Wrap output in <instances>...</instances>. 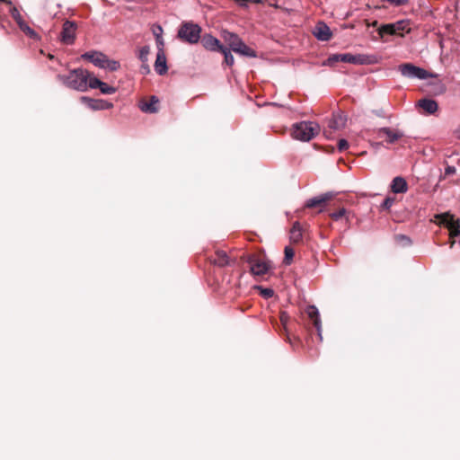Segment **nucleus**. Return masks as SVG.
I'll return each instance as SVG.
<instances>
[{"label": "nucleus", "instance_id": "1", "mask_svg": "<svg viewBox=\"0 0 460 460\" xmlns=\"http://www.w3.org/2000/svg\"><path fill=\"white\" fill-rule=\"evenodd\" d=\"M93 74L83 68L71 70L68 75H58V79L66 86L79 91L86 92L90 88L91 79Z\"/></svg>", "mask_w": 460, "mask_h": 460}, {"label": "nucleus", "instance_id": "2", "mask_svg": "<svg viewBox=\"0 0 460 460\" xmlns=\"http://www.w3.org/2000/svg\"><path fill=\"white\" fill-rule=\"evenodd\" d=\"M321 128L314 121H300L292 125L291 136L300 141H310L319 134Z\"/></svg>", "mask_w": 460, "mask_h": 460}, {"label": "nucleus", "instance_id": "3", "mask_svg": "<svg viewBox=\"0 0 460 460\" xmlns=\"http://www.w3.org/2000/svg\"><path fill=\"white\" fill-rule=\"evenodd\" d=\"M224 40L234 52L249 58L257 57L256 51L248 47L238 35L232 32H225Z\"/></svg>", "mask_w": 460, "mask_h": 460}, {"label": "nucleus", "instance_id": "4", "mask_svg": "<svg viewBox=\"0 0 460 460\" xmlns=\"http://www.w3.org/2000/svg\"><path fill=\"white\" fill-rule=\"evenodd\" d=\"M201 28L193 22H183L179 31L178 38L190 44L198 43L200 39Z\"/></svg>", "mask_w": 460, "mask_h": 460}, {"label": "nucleus", "instance_id": "5", "mask_svg": "<svg viewBox=\"0 0 460 460\" xmlns=\"http://www.w3.org/2000/svg\"><path fill=\"white\" fill-rule=\"evenodd\" d=\"M439 222V225L445 226L449 230L450 238H456L460 236V219L455 218V217L449 213L438 215L436 217Z\"/></svg>", "mask_w": 460, "mask_h": 460}, {"label": "nucleus", "instance_id": "6", "mask_svg": "<svg viewBox=\"0 0 460 460\" xmlns=\"http://www.w3.org/2000/svg\"><path fill=\"white\" fill-rule=\"evenodd\" d=\"M398 70L402 74V76L407 78H418V79H427L430 77V75L428 71L419 66H416L411 63H405L399 66Z\"/></svg>", "mask_w": 460, "mask_h": 460}, {"label": "nucleus", "instance_id": "7", "mask_svg": "<svg viewBox=\"0 0 460 460\" xmlns=\"http://www.w3.org/2000/svg\"><path fill=\"white\" fill-rule=\"evenodd\" d=\"M246 261L250 264L251 272L253 275L263 276L270 269L269 263L256 255H248Z\"/></svg>", "mask_w": 460, "mask_h": 460}, {"label": "nucleus", "instance_id": "8", "mask_svg": "<svg viewBox=\"0 0 460 460\" xmlns=\"http://www.w3.org/2000/svg\"><path fill=\"white\" fill-rule=\"evenodd\" d=\"M341 62L355 65H366L372 63V56L365 54L353 55L351 53H342L340 57Z\"/></svg>", "mask_w": 460, "mask_h": 460}, {"label": "nucleus", "instance_id": "9", "mask_svg": "<svg viewBox=\"0 0 460 460\" xmlns=\"http://www.w3.org/2000/svg\"><path fill=\"white\" fill-rule=\"evenodd\" d=\"M82 103L85 104L89 109L93 111H102L109 110L113 107V104L108 101L102 99H92L86 96L80 98Z\"/></svg>", "mask_w": 460, "mask_h": 460}, {"label": "nucleus", "instance_id": "10", "mask_svg": "<svg viewBox=\"0 0 460 460\" xmlns=\"http://www.w3.org/2000/svg\"><path fill=\"white\" fill-rule=\"evenodd\" d=\"M76 24L71 21H66L61 31V41L65 44H73L75 39Z\"/></svg>", "mask_w": 460, "mask_h": 460}, {"label": "nucleus", "instance_id": "11", "mask_svg": "<svg viewBox=\"0 0 460 460\" xmlns=\"http://www.w3.org/2000/svg\"><path fill=\"white\" fill-rule=\"evenodd\" d=\"M305 314H307L308 318L312 321L314 326L317 331L318 336L322 340V323L317 307L314 305H308L305 309Z\"/></svg>", "mask_w": 460, "mask_h": 460}, {"label": "nucleus", "instance_id": "12", "mask_svg": "<svg viewBox=\"0 0 460 460\" xmlns=\"http://www.w3.org/2000/svg\"><path fill=\"white\" fill-rule=\"evenodd\" d=\"M83 59H86L93 63L95 66L102 68L106 61L107 56L99 51H89L82 55Z\"/></svg>", "mask_w": 460, "mask_h": 460}, {"label": "nucleus", "instance_id": "13", "mask_svg": "<svg viewBox=\"0 0 460 460\" xmlns=\"http://www.w3.org/2000/svg\"><path fill=\"white\" fill-rule=\"evenodd\" d=\"M313 33L317 40L322 41H327L332 38V31L330 28L323 22H317Z\"/></svg>", "mask_w": 460, "mask_h": 460}, {"label": "nucleus", "instance_id": "14", "mask_svg": "<svg viewBox=\"0 0 460 460\" xmlns=\"http://www.w3.org/2000/svg\"><path fill=\"white\" fill-rule=\"evenodd\" d=\"M201 43L206 49L211 51H219L224 48L220 41L210 34H206L201 40Z\"/></svg>", "mask_w": 460, "mask_h": 460}, {"label": "nucleus", "instance_id": "15", "mask_svg": "<svg viewBox=\"0 0 460 460\" xmlns=\"http://www.w3.org/2000/svg\"><path fill=\"white\" fill-rule=\"evenodd\" d=\"M90 89H99L103 94H113L116 93V88L109 85L108 84L99 80L94 75L91 79Z\"/></svg>", "mask_w": 460, "mask_h": 460}, {"label": "nucleus", "instance_id": "16", "mask_svg": "<svg viewBox=\"0 0 460 460\" xmlns=\"http://www.w3.org/2000/svg\"><path fill=\"white\" fill-rule=\"evenodd\" d=\"M418 107L422 109L426 114H434L438 109V102L433 99L423 98L418 102Z\"/></svg>", "mask_w": 460, "mask_h": 460}, {"label": "nucleus", "instance_id": "17", "mask_svg": "<svg viewBox=\"0 0 460 460\" xmlns=\"http://www.w3.org/2000/svg\"><path fill=\"white\" fill-rule=\"evenodd\" d=\"M155 70L160 75H163L167 73L168 67H167L166 56H165L164 52L156 53V59L155 62Z\"/></svg>", "mask_w": 460, "mask_h": 460}, {"label": "nucleus", "instance_id": "18", "mask_svg": "<svg viewBox=\"0 0 460 460\" xmlns=\"http://www.w3.org/2000/svg\"><path fill=\"white\" fill-rule=\"evenodd\" d=\"M391 190L394 193H405L408 190L406 181L402 177H395L391 183Z\"/></svg>", "mask_w": 460, "mask_h": 460}, {"label": "nucleus", "instance_id": "19", "mask_svg": "<svg viewBox=\"0 0 460 460\" xmlns=\"http://www.w3.org/2000/svg\"><path fill=\"white\" fill-rule=\"evenodd\" d=\"M332 195L331 193H325L318 197L312 198L306 201L305 207L307 208H315L318 206H322L326 201L331 199Z\"/></svg>", "mask_w": 460, "mask_h": 460}, {"label": "nucleus", "instance_id": "20", "mask_svg": "<svg viewBox=\"0 0 460 460\" xmlns=\"http://www.w3.org/2000/svg\"><path fill=\"white\" fill-rule=\"evenodd\" d=\"M380 135H385L388 143H394L402 137V134L399 131L393 130L389 128H383L379 131Z\"/></svg>", "mask_w": 460, "mask_h": 460}, {"label": "nucleus", "instance_id": "21", "mask_svg": "<svg viewBox=\"0 0 460 460\" xmlns=\"http://www.w3.org/2000/svg\"><path fill=\"white\" fill-rule=\"evenodd\" d=\"M394 28L396 36H403L404 32L408 33L411 31L410 23L408 21L401 20L392 23Z\"/></svg>", "mask_w": 460, "mask_h": 460}, {"label": "nucleus", "instance_id": "22", "mask_svg": "<svg viewBox=\"0 0 460 460\" xmlns=\"http://www.w3.org/2000/svg\"><path fill=\"white\" fill-rule=\"evenodd\" d=\"M158 102H159L158 99L155 96H152L148 102H143L140 105V109L144 112H149V113L156 112L158 110V107H157Z\"/></svg>", "mask_w": 460, "mask_h": 460}, {"label": "nucleus", "instance_id": "23", "mask_svg": "<svg viewBox=\"0 0 460 460\" xmlns=\"http://www.w3.org/2000/svg\"><path fill=\"white\" fill-rule=\"evenodd\" d=\"M212 262L219 267H224L229 264V258L226 252L217 251Z\"/></svg>", "mask_w": 460, "mask_h": 460}, {"label": "nucleus", "instance_id": "24", "mask_svg": "<svg viewBox=\"0 0 460 460\" xmlns=\"http://www.w3.org/2000/svg\"><path fill=\"white\" fill-rule=\"evenodd\" d=\"M302 227L298 222H295L290 230V240L292 243H299L302 240Z\"/></svg>", "mask_w": 460, "mask_h": 460}, {"label": "nucleus", "instance_id": "25", "mask_svg": "<svg viewBox=\"0 0 460 460\" xmlns=\"http://www.w3.org/2000/svg\"><path fill=\"white\" fill-rule=\"evenodd\" d=\"M345 118L342 114H334L329 122V127L333 129H340L345 125Z\"/></svg>", "mask_w": 460, "mask_h": 460}, {"label": "nucleus", "instance_id": "26", "mask_svg": "<svg viewBox=\"0 0 460 460\" xmlns=\"http://www.w3.org/2000/svg\"><path fill=\"white\" fill-rule=\"evenodd\" d=\"M378 34L381 38H383L385 35H396L392 23L384 24L379 27Z\"/></svg>", "mask_w": 460, "mask_h": 460}, {"label": "nucleus", "instance_id": "27", "mask_svg": "<svg viewBox=\"0 0 460 460\" xmlns=\"http://www.w3.org/2000/svg\"><path fill=\"white\" fill-rule=\"evenodd\" d=\"M120 67V64L117 60L106 58L104 63L103 69H107L109 71H117Z\"/></svg>", "mask_w": 460, "mask_h": 460}, {"label": "nucleus", "instance_id": "28", "mask_svg": "<svg viewBox=\"0 0 460 460\" xmlns=\"http://www.w3.org/2000/svg\"><path fill=\"white\" fill-rule=\"evenodd\" d=\"M150 53L149 46H143L138 51V58L142 63H147L148 55Z\"/></svg>", "mask_w": 460, "mask_h": 460}, {"label": "nucleus", "instance_id": "29", "mask_svg": "<svg viewBox=\"0 0 460 460\" xmlns=\"http://www.w3.org/2000/svg\"><path fill=\"white\" fill-rule=\"evenodd\" d=\"M220 52L224 55V58H225V63L229 66H232L234 63V56L231 54L230 50L228 49H226V47H224Z\"/></svg>", "mask_w": 460, "mask_h": 460}, {"label": "nucleus", "instance_id": "30", "mask_svg": "<svg viewBox=\"0 0 460 460\" xmlns=\"http://www.w3.org/2000/svg\"><path fill=\"white\" fill-rule=\"evenodd\" d=\"M20 29L31 38H36L37 33L25 22H18Z\"/></svg>", "mask_w": 460, "mask_h": 460}, {"label": "nucleus", "instance_id": "31", "mask_svg": "<svg viewBox=\"0 0 460 460\" xmlns=\"http://www.w3.org/2000/svg\"><path fill=\"white\" fill-rule=\"evenodd\" d=\"M395 241L397 243L401 244L402 246H408L411 243V239L403 234H397L395 235Z\"/></svg>", "mask_w": 460, "mask_h": 460}, {"label": "nucleus", "instance_id": "32", "mask_svg": "<svg viewBox=\"0 0 460 460\" xmlns=\"http://www.w3.org/2000/svg\"><path fill=\"white\" fill-rule=\"evenodd\" d=\"M285 258H284V262L287 264V265H289L293 260V257H294V251L292 248L287 246L285 247Z\"/></svg>", "mask_w": 460, "mask_h": 460}, {"label": "nucleus", "instance_id": "33", "mask_svg": "<svg viewBox=\"0 0 460 460\" xmlns=\"http://www.w3.org/2000/svg\"><path fill=\"white\" fill-rule=\"evenodd\" d=\"M346 214H347V210L344 208H341L339 210L332 212L330 216L333 220L338 221L341 218H342L343 217H345Z\"/></svg>", "mask_w": 460, "mask_h": 460}, {"label": "nucleus", "instance_id": "34", "mask_svg": "<svg viewBox=\"0 0 460 460\" xmlns=\"http://www.w3.org/2000/svg\"><path fill=\"white\" fill-rule=\"evenodd\" d=\"M155 43L157 48V53L164 52V40L162 35H156Z\"/></svg>", "mask_w": 460, "mask_h": 460}, {"label": "nucleus", "instance_id": "35", "mask_svg": "<svg viewBox=\"0 0 460 460\" xmlns=\"http://www.w3.org/2000/svg\"><path fill=\"white\" fill-rule=\"evenodd\" d=\"M394 200H395L394 198L386 197L382 203V208H385V209H389L394 205Z\"/></svg>", "mask_w": 460, "mask_h": 460}, {"label": "nucleus", "instance_id": "36", "mask_svg": "<svg viewBox=\"0 0 460 460\" xmlns=\"http://www.w3.org/2000/svg\"><path fill=\"white\" fill-rule=\"evenodd\" d=\"M280 323L281 324L283 325V327L286 329L287 328V324L289 321V316L288 314L286 313V312H282L280 314Z\"/></svg>", "mask_w": 460, "mask_h": 460}, {"label": "nucleus", "instance_id": "37", "mask_svg": "<svg viewBox=\"0 0 460 460\" xmlns=\"http://www.w3.org/2000/svg\"><path fill=\"white\" fill-rule=\"evenodd\" d=\"M341 54H333L330 56L327 59L328 64L332 65L336 62H341L340 60Z\"/></svg>", "mask_w": 460, "mask_h": 460}, {"label": "nucleus", "instance_id": "38", "mask_svg": "<svg viewBox=\"0 0 460 460\" xmlns=\"http://www.w3.org/2000/svg\"><path fill=\"white\" fill-rule=\"evenodd\" d=\"M349 147V143L345 139H341L338 143V148L340 151L346 150Z\"/></svg>", "mask_w": 460, "mask_h": 460}, {"label": "nucleus", "instance_id": "39", "mask_svg": "<svg viewBox=\"0 0 460 460\" xmlns=\"http://www.w3.org/2000/svg\"><path fill=\"white\" fill-rule=\"evenodd\" d=\"M456 172V167L455 166H452V165H447L446 168H445V175L446 176H448V175H453L455 174Z\"/></svg>", "mask_w": 460, "mask_h": 460}, {"label": "nucleus", "instance_id": "40", "mask_svg": "<svg viewBox=\"0 0 460 460\" xmlns=\"http://www.w3.org/2000/svg\"><path fill=\"white\" fill-rule=\"evenodd\" d=\"M261 293L265 297H270L273 296V290L270 288H265Z\"/></svg>", "mask_w": 460, "mask_h": 460}, {"label": "nucleus", "instance_id": "41", "mask_svg": "<svg viewBox=\"0 0 460 460\" xmlns=\"http://www.w3.org/2000/svg\"><path fill=\"white\" fill-rule=\"evenodd\" d=\"M153 33H154V36L155 38L156 39V35L159 34V35H162L163 34V29L161 26H156L155 28L153 29Z\"/></svg>", "mask_w": 460, "mask_h": 460}, {"label": "nucleus", "instance_id": "42", "mask_svg": "<svg viewBox=\"0 0 460 460\" xmlns=\"http://www.w3.org/2000/svg\"><path fill=\"white\" fill-rule=\"evenodd\" d=\"M141 71L144 74L149 73L150 69H149V66L147 65V63H142Z\"/></svg>", "mask_w": 460, "mask_h": 460}, {"label": "nucleus", "instance_id": "43", "mask_svg": "<svg viewBox=\"0 0 460 460\" xmlns=\"http://www.w3.org/2000/svg\"><path fill=\"white\" fill-rule=\"evenodd\" d=\"M240 5L246 6L248 0H235Z\"/></svg>", "mask_w": 460, "mask_h": 460}, {"label": "nucleus", "instance_id": "44", "mask_svg": "<svg viewBox=\"0 0 460 460\" xmlns=\"http://www.w3.org/2000/svg\"><path fill=\"white\" fill-rule=\"evenodd\" d=\"M1 2H5L6 0H0Z\"/></svg>", "mask_w": 460, "mask_h": 460}]
</instances>
